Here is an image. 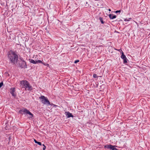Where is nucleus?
Segmentation results:
<instances>
[{"label":"nucleus","instance_id":"nucleus-1","mask_svg":"<svg viewBox=\"0 0 150 150\" xmlns=\"http://www.w3.org/2000/svg\"><path fill=\"white\" fill-rule=\"evenodd\" d=\"M21 86L22 88H24L25 91H30L32 90V87L26 80H23L21 81Z\"/></svg>","mask_w":150,"mask_h":150},{"label":"nucleus","instance_id":"nucleus-2","mask_svg":"<svg viewBox=\"0 0 150 150\" xmlns=\"http://www.w3.org/2000/svg\"><path fill=\"white\" fill-rule=\"evenodd\" d=\"M8 57L11 62L14 63L18 60V56L13 51H10L8 54Z\"/></svg>","mask_w":150,"mask_h":150},{"label":"nucleus","instance_id":"nucleus-3","mask_svg":"<svg viewBox=\"0 0 150 150\" xmlns=\"http://www.w3.org/2000/svg\"><path fill=\"white\" fill-rule=\"evenodd\" d=\"M39 98L40 99L41 102L43 104L47 105H51L50 102L47 98L44 96H41L39 97Z\"/></svg>","mask_w":150,"mask_h":150},{"label":"nucleus","instance_id":"nucleus-4","mask_svg":"<svg viewBox=\"0 0 150 150\" xmlns=\"http://www.w3.org/2000/svg\"><path fill=\"white\" fill-rule=\"evenodd\" d=\"M19 112L21 114H29L30 115L29 117L30 118H31L33 117V115L32 113L28 110L25 108H23L20 110Z\"/></svg>","mask_w":150,"mask_h":150},{"label":"nucleus","instance_id":"nucleus-5","mask_svg":"<svg viewBox=\"0 0 150 150\" xmlns=\"http://www.w3.org/2000/svg\"><path fill=\"white\" fill-rule=\"evenodd\" d=\"M20 66L21 68H26L27 67L26 63L24 60H22L20 62Z\"/></svg>","mask_w":150,"mask_h":150},{"label":"nucleus","instance_id":"nucleus-6","mask_svg":"<svg viewBox=\"0 0 150 150\" xmlns=\"http://www.w3.org/2000/svg\"><path fill=\"white\" fill-rule=\"evenodd\" d=\"M15 91V88H11L10 89V92L12 96H15L16 95L14 93Z\"/></svg>","mask_w":150,"mask_h":150},{"label":"nucleus","instance_id":"nucleus-7","mask_svg":"<svg viewBox=\"0 0 150 150\" xmlns=\"http://www.w3.org/2000/svg\"><path fill=\"white\" fill-rule=\"evenodd\" d=\"M113 146H114L110 144V145H106V146H105V147H106L108 149H110L112 150V148Z\"/></svg>","mask_w":150,"mask_h":150},{"label":"nucleus","instance_id":"nucleus-8","mask_svg":"<svg viewBox=\"0 0 150 150\" xmlns=\"http://www.w3.org/2000/svg\"><path fill=\"white\" fill-rule=\"evenodd\" d=\"M109 17L111 19H114L116 18V16L115 15H113L111 14H109Z\"/></svg>","mask_w":150,"mask_h":150},{"label":"nucleus","instance_id":"nucleus-9","mask_svg":"<svg viewBox=\"0 0 150 150\" xmlns=\"http://www.w3.org/2000/svg\"><path fill=\"white\" fill-rule=\"evenodd\" d=\"M67 117L69 118L71 117H73V115H72L71 113H69V112H67Z\"/></svg>","mask_w":150,"mask_h":150},{"label":"nucleus","instance_id":"nucleus-10","mask_svg":"<svg viewBox=\"0 0 150 150\" xmlns=\"http://www.w3.org/2000/svg\"><path fill=\"white\" fill-rule=\"evenodd\" d=\"M30 62L31 63L36 64L37 63L36 60L35 61L33 59H31L30 60Z\"/></svg>","mask_w":150,"mask_h":150},{"label":"nucleus","instance_id":"nucleus-11","mask_svg":"<svg viewBox=\"0 0 150 150\" xmlns=\"http://www.w3.org/2000/svg\"><path fill=\"white\" fill-rule=\"evenodd\" d=\"M122 55L121 56V58L122 59H124L126 57L125 56L124 54V53L122 52Z\"/></svg>","mask_w":150,"mask_h":150},{"label":"nucleus","instance_id":"nucleus-12","mask_svg":"<svg viewBox=\"0 0 150 150\" xmlns=\"http://www.w3.org/2000/svg\"><path fill=\"white\" fill-rule=\"evenodd\" d=\"M99 19L102 23L103 24L104 23V22L103 20V19L102 18L100 17Z\"/></svg>","mask_w":150,"mask_h":150},{"label":"nucleus","instance_id":"nucleus-13","mask_svg":"<svg viewBox=\"0 0 150 150\" xmlns=\"http://www.w3.org/2000/svg\"><path fill=\"white\" fill-rule=\"evenodd\" d=\"M124 60V62L125 63H126L127 62V58L126 57L124 59H123Z\"/></svg>","mask_w":150,"mask_h":150},{"label":"nucleus","instance_id":"nucleus-14","mask_svg":"<svg viewBox=\"0 0 150 150\" xmlns=\"http://www.w3.org/2000/svg\"><path fill=\"white\" fill-rule=\"evenodd\" d=\"M37 63H42V62L41 60H38L36 61Z\"/></svg>","mask_w":150,"mask_h":150},{"label":"nucleus","instance_id":"nucleus-15","mask_svg":"<svg viewBox=\"0 0 150 150\" xmlns=\"http://www.w3.org/2000/svg\"><path fill=\"white\" fill-rule=\"evenodd\" d=\"M93 77L94 78H96L97 77V75L96 74H94L93 75Z\"/></svg>","mask_w":150,"mask_h":150},{"label":"nucleus","instance_id":"nucleus-16","mask_svg":"<svg viewBox=\"0 0 150 150\" xmlns=\"http://www.w3.org/2000/svg\"><path fill=\"white\" fill-rule=\"evenodd\" d=\"M3 82L0 83V88H1L3 85Z\"/></svg>","mask_w":150,"mask_h":150},{"label":"nucleus","instance_id":"nucleus-17","mask_svg":"<svg viewBox=\"0 0 150 150\" xmlns=\"http://www.w3.org/2000/svg\"><path fill=\"white\" fill-rule=\"evenodd\" d=\"M121 12L120 10H118V11H115V13H120Z\"/></svg>","mask_w":150,"mask_h":150},{"label":"nucleus","instance_id":"nucleus-18","mask_svg":"<svg viewBox=\"0 0 150 150\" xmlns=\"http://www.w3.org/2000/svg\"><path fill=\"white\" fill-rule=\"evenodd\" d=\"M37 144H39L40 145H42V144L40 142H38L37 143Z\"/></svg>","mask_w":150,"mask_h":150},{"label":"nucleus","instance_id":"nucleus-19","mask_svg":"<svg viewBox=\"0 0 150 150\" xmlns=\"http://www.w3.org/2000/svg\"><path fill=\"white\" fill-rule=\"evenodd\" d=\"M42 145L43 146H44L43 147V148L42 149H45L46 148V146L44 144H42Z\"/></svg>","mask_w":150,"mask_h":150},{"label":"nucleus","instance_id":"nucleus-20","mask_svg":"<svg viewBox=\"0 0 150 150\" xmlns=\"http://www.w3.org/2000/svg\"><path fill=\"white\" fill-rule=\"evenodd\" d=\"M79 62V60H76L75 62H74V63H77V62Z\"/></svg>","mask_w":150,"mask_h":150},{"label":"nucleus","instance_id":"nucleus-21","mask_svg":"<svg viewBox=\"0 0 150 150\" xmlns=\"http://www.w3.org/2000/svg\"><path fill=\"white\" fill-rule=\"evenodd\" d=\"M51 105H52L53 107H56V106H57V105L54 104H53V103H52L51 104Z\"/></svg>","mask_w":150,"mask_h":150},{"label":"nucleus","instance_id":"nucleus-22","mask_svg":"<svg viewBox=\"0 0 150 150\" xmlns=\"http://www.w3.org/2000/svg\"><path fill=\"white\" fill-rule=\"evenodd\" d=\"M34 141L35 142V143H37H37L38 142V141H37L35 139H34Z\"/></svg>","mask_w":150,"mask_h":150},{"label":"nucleus","instance_id":"nucleus-23","mask_svg":"<svg viewBox=\"0 0 150 150\" xmlns=\"http://www.w3.org/2000/svg\"><path fill=\"white\" fill-rule=\"evenodd\" d=\"M42 64H43L44 65H45V66H46V64H45V63H43L42 62Z\"/></svg>","mask_w":150,"mask_h":150},{"label":"nucleus","instance_id":"nucleus-24","mask_svg":"<svg viewBox=\"0 0 150 150\" xmlns=\"http://www.w3.org/2000/svg\"><path fill=\"white\" fill-rule=\"evenodd\" d=\"M125 21H129V20L127 19H125Z\"/></svg>","mask_w":150,"mask_h":150},{"label":"nucleus","instance_id":"nucleus-25","mask_svg":"<svg viewBox=\"0 0 150 150\" xmlns=\"http://www.w3.org/2000/svg\"><path fill=\"white\" fill-rule=\"evenodd\" d=\"M46 66H47V67H49V64H46Z\"/></svg>","mask_w":150,"mask_h":150},{"label":"nucleus","instance_id":"nucleus-26","mask_svg":"<svg viewBox=\"0 0 150 150\" xmlns=\"http://www.w3.org/2000/svg\"><path fill=\"white\" fill-rule=\"evenodd\" d=\"M108 11H111V9H108Z\"/></svg>","mask_w":150,"mask_h":150},{"label":"nucleus","instance_id":"nucleus-27","mask_svg":"<svg viewBox=\"0 0 150 150\" xmlns=\"http://www.w3.org/2000/svg\"><path fill=\"white\" fill-rule=\"evenodd\" d=\"M121 49H119V50H117L118 51H120V50Z\"/></svg>","mask_w":150,"mask_h":150},{"label":"nucleus","instance_id":"nucleus-28","mask_svg":"<svg viewBox=\"0 0 150 150\" xmlns=\"http://www.w3.org/2000/svg\"><path fill=\"white\" fill-rule=\"evenodd\" d=\"M43 150H45V149H43Z\"/></svg>","mask_w":150,"mask_h":150}]
</instances>
